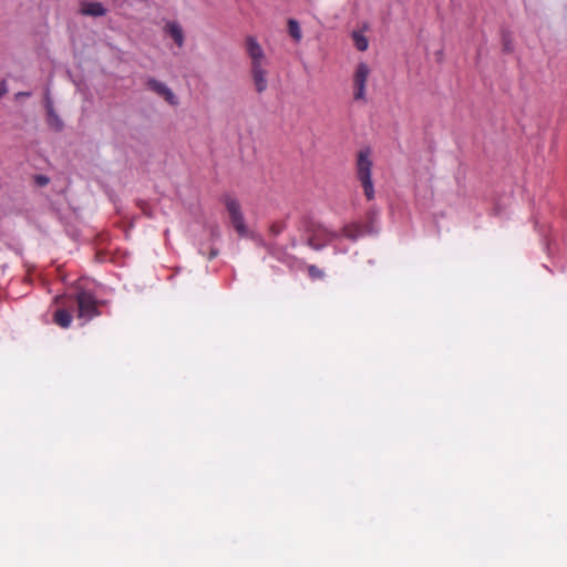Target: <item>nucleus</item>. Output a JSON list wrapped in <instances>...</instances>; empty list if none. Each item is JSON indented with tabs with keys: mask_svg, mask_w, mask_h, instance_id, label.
Instances as JSON below:
<instances>
[{
	"mask_svg": "<svg viewBox=\"0 0 567 567\" xmlns=\"http://www.w3.org/2000/svg\"><path fill=\"white\" fill-rule=\"evenodd\" d=\"M372 161L370 159V148L361 150L357 158V176L364 189L368 200L374 197L373 184L371 179Z\"/></svg>",
	"mask_w": 567,
	"mask_h": 567,
	"instance_id": "f257e3e1",
	"label": "nucleus"
},
{
	"mask_svg": "<svg viewBox=\"0 0 567 567\" xmlns=\"http://www.w3.org/2000/svg\"><path fill=\"white\" fill-rule=\"evenodd\" d=\"M78 317L90 320L100 315L97 301L93 293L82 290L76 295Z\"/></svg>",
	"mask_w": 567,
	"mask_h": 567,
	"instance_id": "f03ea898",
	"label": "nucleus"
},
{
	"mask_svg": "<svg viewBox=\"0 0 567 567\" xmlns=\"http://www.w3.org/2000/svg\"><path fill=\"white\" fill-rule=\"evenodd\" d=\"M145 84L148 90L163 97L169 105L176 106L178 104L176 95L163 82L154 78H148Z\"/></svg>",
	"mask_w": 567,
	"mask_h": 567,
	"instance_id": "7ed1b4c3",
	"label": "nucleus"
},
{
	"mask_svg": "<svg viewBox=\"0 0 567 567\" xmlns=\"http://www.w3.org/2000/svg\"><path fill=\"white\" fill-rule=\"evenodd\" d=\"M369 73L370 69L365 63L361 62L357 65L353 76L355 86L354 100H361L364 97V87Z\"/></svg>",
	"mask_w": 567,
	"mask_h": 567,
	"instance_id": "20e7f679",
	"label": "nucleus"
},
{
	"mask_svg": "<svg viewBox=\"0 0 567 567\" xmlns=\"http://www.w3.org/2000/svg\"><path fill=\"white\" fill-rule=\"evenodd\" d=\"M44 107L47 113L48 126L55 132H61L64 128V123L54 111L53 103L50 99L49 90H47L44 96Z\"/></svg>",
	"mask_w": 567,
	"mask_h": 567,
	"instance_id": "39448f33",
	"label": "nucleus"
},
{
	"mask_svg": "<svg viewBox=\"0 0 567 567\" xmlns=\"http://www.w3.org/2000/svg\"><path fill=\"white\" fill-rule=\"evenodd\" d=\"M246 51L251 59V66L262 64L265 53L257 39L252 35L246 38Z\"/></svg>",
	"mask_w": 567,
	"mask_h": 567,
	"instance_id": "423d86ee",
	"label": "nucleus"
},
{
	"mask_svg": "<svg viewBox=\"0 0 567 567\" xmlns=\"http://www.w3.org/2000/svg\"><path fill=\"white\" fill-rule=\"evenodd\" d=\"M267 71L264 69L262 64H257L251 66V78L254 81L255 90L257 93H262L267 89Z\"/></svg>",
	"mask_w": 567,
	"mask_h": 567,
	"instance_id": "0eeeda50",
	"label": "nucleus"
},
{
	"mask_svg": "<svg viewBox=\"0 0 567 567\" xmlns=\"http://www.w3.org/2000/svg\"><path fill=\"white\" fill-rule=\"evenodd\" d=\"M164 33L169 35L178 48L184 45V31L178 22L168 21L164 27Z\"/></svg>",
	"mask_w": 567,
	"mask_h": 567,
	"instance_id": "6e6552de",
	"label": "nucleus"
},
{
	"mask_svg": "<svg viewBox=\"0 0 567 567\" xmlns=\"http://www.w3.org/2000/svg\"><path fill=\"white\" fill-rule=\"evenodd\" d=\"M370 233H372V229L370 227L363 226L358 223L346 225L342 228V234L344 235V237H347L348 239H351V240H355L360 236H362L364 234H370Z\"/></svg>",
	"mask_w": 567,
	"mask_h": 567,
	"instance_id": "1a4fd4ad",
	"label": "nucleus"
},
{
	"mask_svg": "<svg viewBox=\"0 0 567 567\" xmlns=\"http://www.w3.org/2000/svg\"><path fill=\"white\" fill-rule=\"evenodd\" d=\"M81 12L85 16L103 17L106 13V9L104 8V6L101 2L94 1V2L85 3L82 7Z\"/></svg>",
	"mask_w": 567,
	"mask_h": 567,
	"instance_id": "9d476101",
	"label": "nucleus"
},
{
	"mask_svg": "<svg viewBox=\"0 0 567 567\" xmlns=\"http://www.w3.org/2000/svg\"><path fill=\"white\" fill-rule=\"evenodd\" d=\"M72 315L64 308H59L53 313V322L62 328H68L71 324Z\"/></svg>",
	"mask_w": 567,
	"mask_h": 567,
	"instance_id": "9b49d317",
	"label": "nucleus"
},
{
	"mask_svg": "<svg viewBox=\"0 0 567 567\" xmlns=\"http://www.w3.org/2000/svg\"><path fill=\"white\" fill-rule=\"evenodd\" d=\"M306 244L315 250H320L328 245V240H326L323 231H319L318 234L310 235Z\"/></svg>",
	"mask_w": 567,
	"mask_h": 567,
	"instance_id": "f8f14e48",
	"label": "nucleus"
},
{
	"mask_svg": "<svg viewBox=\"0 0 567 567\" xmlns=\"http://www.w3.org/2000/svg\"><path fill=\"white\" fill-rule=\"evenodd\" d=\"M223 200L225 203L227 212L229 213L230 218L236 217L241 214L240 204L236 198H234L229 195H225Z\"/></svg>",
	"mask_w": 567,
	"mask_h": 567,
	"instance_id": "ddd939ff",
	"label": "nucleus"
},
{
	"mask_svg": "<svg viewBox=\"0 0 567 567\" xmlns=\"http://www.w3.org/2000/svg\"><path fill=\"white\" fill-rule=\"evenodd\" d=\"M503 52L504 53H513L514 52V43L512 32L508 29H502L501 31Z\"/></svg>",
	"mask_w": 567,
	"mask_h": 567,
	"instance_id": "4468645a",
	"label": "nucleus"
},
{
	"mask_svg": "<svg viewBox=\"0 0 567 567\" xmlns=\"http://www.w3.org/2000/svg\"><path fill=\"white\" fill-rule=\"evenodd\" d=\"M302 225L305 227L306 233L310 235L318 234L319 231H322L323 226L321 224L316 223L311 217L303 216L302 217Z\"/></svg>",
	"mask_w": 567,
	"mask_h": 567,
	"instance_id": "2eb2a0df",
	"label": "nucleus"
},
{
	"mask_svg": "<svg viewBox=\"0 0 567 567\" xmlns=\"http://www.w3.org/2000/svg\"><path fill=\"white\" fill-rule=\"evenodd\" d=\"M230 220L239 236L244 237L248 235V229L243 213L236 217H231Z\"/></svg>",
	"mask_w": 567,
	"mask_h": 567,
	"instance_id": "dca6fc26",
	"label": "nucleus"
},
{
	"mask_svg": "<svg viewBox=\"0 0 567 567\" xmlns=\"http://www.w3.org/2000/svg\"><path fill=\"white\" fill-rule=\"evenodd\" d=\"M288 32L289 35L296 41L299 42L301 39V30L299 22L296 19L288 20Z\"/></svg>",
	"mask_w": 567,
	"mask_h": 567,
	"instance_id": "f3484780",
	"label": "nucleus"
},
{
	"mask_svg": "<svg viewBox=\"0 0 567 567\" xmlns=\"http://www.w3.org/2000/svg\"><path fill=\"white\" fill-rule=\"evenodd\" d=\"M352 39H353L354 47L357 48V50L363 52L368 49L369 41H368L367 37H364L361 32L353 31Z\"/></svg>",
	"mask_w": 567,
	"mask_h": 567,
	"instance_id": "a211bd4d",
	"label": "nucleus"
},
{
	"mask_svg": "<svg viewBox=\"0 0 567 567\" xmlns=\"http://www.w3.org/2000/svg\"><path fill=\"white\" fill-rule=\"evenodd\" d=\"M286 228L284 220H276L269 226V234L274 237L278 236Z\"/></svg>",
	"mask_w": 567,
	"mask_h": 567,
	"instance_id": "6ab92c4d",
	"label": "nucleus"
},
{
	"mask_svg": "<svg viewBox=\"0 0 567 567\" xmlns=\"http://www.w3.org/2000/svg\"><path fill=\"white\" fill-rule=\"evenodd\" d=\"M308 275L312 279H321L323 277V271L320 270L317 266L310 265L307 268Z\"/></svg>",
	"mask_w": 567,
	"mask_h": 567,
	"instance_id": "aec40b11",
	"label": "nucleus"
},
{
	"mask_svg": "<svg viewBox=\"0 0 567 567\" xmlns=\"http://www.w3.org/2000/svg\"><path fill=\"white\" fill-rule=\"evenodd\" d=\"M322 231H323L326 240H328V244H330L333 239L339 238L338 233L329 230L326 227L322 228Z\"/></svg>",
	"mask_w": 567,
	"mask_h": 567,
	"instance_id": "412c9836",
	"label": "nucleus"
},
{
	"mask_svg": "<svg viewBox=\"0 0 567 567\" xmlns=\"http://www.w3.org/2000/svg\"><path fill=\"white\" fill-rule=\"evenodd\" d=\"M34 182L38 186L42 187L50 183V178L47 175L39 174L34 176Z\"/></svg>",
	"mask_w": 567,
	"mask_h": 567,
	"instance_id": "4be33fe9",
	"label": "nucleus"
},
{
	"mask_svg": "<svg viewBox=\"0 0 567 567\" xmlns=\"http://www.w3.org/2000/svg\"><path fill=\"white\" fill-rule=\"evenodd\" d=\"M250 237H251L252 239H256V240H257V243H258L260 246H262V247H264V248H266L267 250H270V248H271V244L266 243V241H265L260 236L255 235L254 233H251V234H250Z\"/></svg>",
	"mask_w": 567,
	"mask_h": 567,
	"instance_id": "5701e85b",
	"label": "nucleus"
},
{
	"mask_svg": "<svg viewBox=\"0 0 567 567\" xmlns=\"http://www.w3.org/2000/svg\"><path fill=\"white\" fill-rule=\"evenodd\" d=\"M8 93L7 82L6 80L0 81V99Z\"/></svg>",
	"mask_w": 567,
	"mask_h": 567,
	"instance_id": "b1692460",
	"label": "nucleus"
},
{
	"mask_svg": "<svg viewBox=\"0 0 567 567\" xmlns=\"http://www.w3.org/2000/svg\"><path fill=\"white\" fill-rule=\"evenodd\" d=\"M30 95H31L30 92H18L16 94V97L18 99V97L30 96Z\"/></svg>",
	"mask_w": 567,
	"mask_h": 567,
	"instance_id": "393cba45",
	"label": "nucleus"
},
{
	"mask_svg": "<svg viewBox=\"0 0 567 567\" xmlns=\"http://www.w3.org/2000/svg\"><path fill=\"white\" fill-rule=\"evenodd\" d=\"M217 249L213 248L209 252V258L213 259L217 255Z\"/></svg>",
	"mask_w": 567,
	"mask_h": 567,
	"instance_id": "a878e982",
	"label": "nucleus"
},
{
	"mask_svg": "<svg viewBox=\"0 0 567 567\" xmlns=\"http://www.w3.org/2000/svg\"><path fill=\"white\" fill-rule=\"evenodd\" d=\"M269 254L275 255V246L271 244L270 250H268Z\"/></svg>",
	"mask_w": 567,
	"mask_h": 567,
	"instance_id": "bb28decb",
	"label": "nucleus"
},
{
	"mask_svg": "<svg viewBox=\"0 0 567 567\" xmlns=\"http://www.w3.org/2000/svg\"><path fill=\"white\" fill-rule=\"evenodd\" d=\"M143 214H147V216H151V213H148V209L143 210Z\"/></svg>",
	"mask_w": 567,
	"mask_h": 567,
	"instance_id": "cd10ccee",
	"label": "nucleus"
},
{
	"mask_svg": "<svg viewBox=\"0 0 567 567\" xmlns=\"http://www.w3.org/2000/svg\"><path fill=\"white\" fill-rule=\"evenodd\" d=\"M143 214H147V216H151V213H148V209L143 210Z\"/></svg>",
	"mask_w": 567,
	"mask_h": 567,
	"instance_id": "c85d7f7f",
	"label": "nucleus"
},
{
	"mask_svg": "<svg viewBox=\"0 0 567 567\" xmlns=\"http://www.w3.org/2000/svg\"><path fill=\"white\" fill-rule=\"evenodd\" d=\"M143 214H147V216H151V213H148V209L143 210Z\"/></svg>",
	"mask_w": 567,
	"mask_h": 567,
	"instance_id": "c756f323",
	"label": "nucleus"
}]
</instances>
